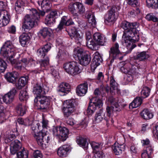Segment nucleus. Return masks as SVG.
<instances>
[{"label": "nucleus", "mask_w": 158, "mask_h": 158, "mask_svg": "<svg viewBox=\"0 0 158 158\" xmlns=\"http://www.w3.org/2000/svg\"><path fill=\"white\" fill-rule=\"evenodd\" d=\"M85 53L84 52L83 49L78 47L75 48L73 51V55L75 58H77L78 59L83 54Z\"/></svg>", "instance_id": "obj_38"}, {"label": "nucleus", "mask_w": 158, "mask_h": 158, "mask_svg": "<svg viewBox=\"0 0 158 158\" xmlns=\"http://www.w3.org/2000/svg\"><path fill=\"white\" fill-rule=\"evenodd\" d=\"M38 3L39 6H40L44 10L49 7L50 3L48 0H43L42 1L38 2Z\"/></svg>", "instance_id": "obj_44"}, {"label": "nucleus", "mask_w": 158, "mask_h": 158, "mask_svg": "<svg viewBox=\"0 0 158 158\" xmlns=\"http://www.w3.org/2000/svg\"><path fill=\"white\" fill-rule=\"evenodd\" d=\"M41 128V127L39 123H33L31 125L32 133L34 136L35 134H38L40 131H41L40 129Z\"/></svg>", "instance_id": "obj_37"}, {"label": "nucleus", "mask_w": 158, "mask_h": 158, "mask_svg": "<svg viewBox=\"0 0 158 158\" xmlns=\"http://www.w3.org/2000/svg\"><path fill=\"white\" fill-rule=\"evenodd\" d=\"M77 12H79L81 14L83 13L85 11V8L83 5L81 3L77 2Z\"/></svg>", "instance_id": "obj_57"}, {"label": "nucleus", "mask_w": 158, "mask_h": 158, "mask_svg": "<svg viewBox=\"0 0 158 158\" xmlns=\"http://www.w3.org/2000/svg\"><path fill=\"white\" fill-rule=\"evenodd\" d=\"M120 27L124 30L122 44L131 51L136 47L133 42L138 41L139 39V24L137 23H130L124 21L122 22Z\"/></svg>", "instance_id": "obj_1"}, {"label": "nucleus", "mask_w": 158, "mask_h": 158, "mask_svg": "<svg viewBox=\"0 0 158 158\" xmlns=\"http://www.w3.org/2000/svg\"><path fill=\"white\" fill-rule=\"evenodd\" d=\"M34 94L37 95H39L43 93V89L41 86L37 84L34 86L33 90Z\"/></svg>", "instance_id": "obj_45"}, {"label": "nucleus", "mask_w": 158, "mask_h": 158, "mask_svg": "<svg viewBox=\"0 0 158 158\" xmlns=\"http://www.w3.org/2000/svg\"><path fill=\"white\" fill-rule=\"evenodd\" d=\"M29 10L30 14L27 15L24 18L22 27V29L25 32L28 31L36 25L39 18V14L36 9H32Z\"/></svg>", "instance_id": "obj_3"}, {"label": "nucleus", "mask_w": 158, "mask_h": 158, "mask_svg": "<svg viewBox=\"0 0 158 158\" xmlns=\"http://www.w3.org/2000/svg\"><path fill=\"white\" fill-rule=\"evenodd\" d=\"M85 16L88 19V22L90 25L95 27L96 24V22L93 13L89 10L86 12Z\"/></svg>", "instance_id": "obj_27"}, {"label": "nucleus", "mask_w": 158, "mask_h": 158, "mask_svg": "<svg viewBox=\"0 0 158 158\" xmlns=\"http://www.w3.org/2000/svg\"><path fill=\"white\" fill-rule=\"evenodd\" d=\"M140 10L139 8H137L136 10H131L129 13V15L131 17H134L140 13Z\"/></svg>", "instance_id": "obj_60"}, {"label": "nucleus", "mask_w": 158, "mask_h": 158, "mask_svg": "<svg viewBox=\"0 0 158 158\" xmlns=\"http://www.w3.org/2000/svg\"><path fill=\"white\" fill-rule=\"evenodd\" d=\"M29 98V95L26 89L21 90L19 95V98L21 101H26Z\"/></svg>", "instance_id": "obj_36"}, {"label": "nucleus", "mask_w": 158, "mask_h": 158, "mask_svg": "<svg viewBox=\"0 0 158 158\" xmlns=\"http://www.w3.org/2000/svg\"><path fill=\"white\" fill-rule=\"evenodd\" d=\"M86 45L88 48L93 50H97L98 49V45L93 41L92 39L87 40Z\"/></svg>", "instance_id": "obj_43"}, {"label": "nucleus", "mask_w": 158, "mask_h": 158, "mask_svg": "<svg viewBox=\"0 0 158 158\" xmlns=\"http://www.w3.org/2000/svg\"><path fill=\"white\" fill-rule=\"evenodd\" d=\"M39 35H41L44 38L50 35V29L47 27H45L40 30L39 31Z\"/></svg>", "instance_id": "obj_42"}, {"label": "nucleus", "mask_w": 158, "mask_h": 158, "mask_svg": "<svg viewBox=\"0 0 158 158\" xmlns=\"http://www.w3.org/2000/svg\"><path fill=\"white\" fill-rule=\"evenodd\" d=\"M63 68L68 73L73 76L77 75L81 72L79 64L74 61L64 63Z\"/></svg>", "instance_id": "obj_4"}, {"label": "nucleus", "mask_w": 158, "mask_h": 158, "mask_svg": "<svg viewBox=\"0 0 158 158\" xmlns=\"http://www.w3.org/2000/svg\"><path fill=\"white\" fill-rule=\"evenodd\" d=\"M27 81L26 77H22L18 80L16 84V86L18 89H20L24 86Z\"/></svg>", "instance_id": "obj_35"}, {"label": "nucleus", "mask_w": 158, "mask_h": 158, "mask_svg": "<svg viewBox=\"0 0 158 158\" xmlns=\"http://www.w3.org/2000/svg\"><path fill=\"white\" fill-rule=\"evenodd\" d=\"M94 58L91 64V70L94 72L96 68L102 62V59L98 52H95L94 54Z\"/></svg>", "instance_id": "obj_13"}, {"label": "nucleus", "mask_w": 158, "mask_h": 158, "mask_svg": "<svg viewBox=\"0 0 158 158\" xmlns=\"http://www.w3.org/2000/svg\"><path fill=\"white\" fill-rule=\"evenodd\" d=\"M68 145H64L60 147L57 151V154L60 157H63L67 156L68 152L70 150Z\"/></svg>", "instance_id": "obj_25"}, {"label": "nucleus", "mask_w": 158, "mask_h": 158, "mask_svg": "<svg viewBox=\"0 0 158 158\" xmlns=\"http://www.w3.org/2000/svg\"><path fill=\"white\" fill-rule=\"evenodd\" d=\"M50 98L45 96H38L34 99V105L37 109H44L49 105Z\"/></svg>", "instance_id": "obj_7"}, {"label": "nucleus", "mask_w": 158, "mask_h": 158, "mask_svg": "<svg viewBox=\"0 0 158 158\" xmlns=\"http://www.w3.org/2000/svg\"><path fill=\"white\" fill-rule=\"evenodd\" d=\"M125 145L123 144H120L118 143H115L112 148L116 155H119L122 154L124 149Z\"/></svg>", "instance_id": "obj_23"}, {"label": "nucleus", "mask_w": 158, "mask_h": 158, "mask_svg": "<svg viewBox=\"0 0 158 158\" xmlns=\"http://www.w3.org/2000/svg\"><path fill=\"white\" fill-rule=\"evenodd\" d=\"M7 31L9 33L15 34L16 31V27L14 26H11L8 28Z\"/></svg>", "instance_id": "obj_64"}, {"label": "nucleus", "mask_w": 158, "mask_h": 158, "mask_svg": "<svg viewBox=\"0 0 158 158\" xmlns=\"http://www.w3.org/2000/svg\"><path fill=\"white\" fill-rule=\"evenodd\" d=\"M21 0H18L15 4V9L18 13H20L23 10L22 5L20 3Z\"/></svg>", "instance_id": "obj_51"}, {"label": "nucleus", "mask_w": 158, "mask_h": 158, "mask_svg": "<svg viewBox=\"0 0 158 158\" xmlns=\"http://www.w3.org/2000/svg\"><path fill=\"white\" fill-rule=\"evenodd\" d=\"M14 134H13V132H10V134H8V136L7 137V138L5 139V142L8 143L10 142V141L13 140V139L15 138V135L17 134V130H16L15 132H14Z\"/></svg>", "instance_id": "obj_52"}, {"label": "nucleus", "mask_w": 158, "mask_h": 158, "mask_svg": "<svg viewBox=\"0 0 158 158\" xmlns=\"http://www.w3.org/2000/svg\"><path fill=\"white\" fill-rule=\"evenodd\" d=\"M141 116L144 119L148 120L153 118V115L147 109H144L140 113Z\"/></svg>", "instance_id": "obj_31"}, {"label": "nucleus", "mask_w": 158, "mask_h": 158, "mask_svg": "<svg viewBox=\"0 0 158 158\" xmlns=\"http://www.w3.org/2000/svg\"><path fill=\"white\" fill-rule=\"evenodd\" d=\"M90 144L93 149L94 156H95L102 157L103 153V152L101 150L102 146V143H99L93 142H91Z\"/></svg>", "instance_id": "obj_15"}, {"label": "nucleus", "mask_w": 158, "mask_h": 158, "mask_svg": "<svg viewBox=\"0 0 158 158\" xmlns=\"http://www.w3.org/2000/svg\"><path fill=\"white\" fill-rule=\"evenodd\" d=\"M57 12L56 11H51L46 15L45 19V24L49 26H52L55 22V19L57 17Z\"/></svg>", "instance_id": "obj_12"}, {"label": "nucleus", "mask_w": 158, "mask_h": 158, "mask_svg": "<svg viewBox=\"0 0 158 158\" xmlns=\"http://www.w3.org/2000/svg\"><path fill=\"white\" fill-rule=\"evenodd\" d=\"M146 18L148 21H151L154 22L158 21V17L152 13L147 14L146 16Z\"/></svg>", "instance_id": "obj_50"}, {"label": "nucleus", "mask_w": 158, "mask_h": 158, "mask_svg": "<svg viewBox=\"0 0 158 158\" xmlns=\"http://www.w3.org/2000/svg\"><path fill=\"white\" fill-rule=\"evenodd\" d=\"M19 76V73L16 72H9L5 75V77L8 82L14 83Z\"/></svg>", "instance_id": "obj_24"}, {"label": "nucleus", "mask_w": 158, "mask_h": 158, "mask_svg": "<svg viewBox=\"0 0 158 158\" xmlns=\"http://www.w3.org/2000/svg\"><path fill=\"white\" fill-rule=\"evenodd\" d=\"M122 72L125 73H127V76L125 77L126 79L128 82L131 81L134 77L137 74V69L135 68L132 67V69L129 70L126 69L124 67H122L120 69Z\"/></svg>", "instance_id": "obj_11"}, {"label": "nucleus", "mask_w": 158, "mask_h": 158, "mask_svg": "<svg viewBox=\"0 0 158 158\" xmlns=\"http://www.w3.org/2000/svg\"><path fill=\"white\" fill-rule=\"evenodd\" d=\"M152 152L151 147H147V149L143 150L141 153L142 158H152L151 154Z\"/></svg>", "instance_id": "obj_30"}, {"label": "nucleus", "mask_w": 158, "mask_h": 158, "mask_svg": "<svg viewBox=\"0 0 158 158\" xmlns=\"http://www.w3.org/2000/svg\"><path fill=\"white\" fill-rule=\"evenodd\" d=\"M110 86L111 92L114 93L117 91L118 89V84L115 82V80L112 76L110 78Z\"/></svg>", "instance_id": "obj_39"}, {"label": "nucleus", "mask_w": 158, "mask_h": 158, "mask_svg": "<svg viewBox=\"0 0 158 158\" xmlns=\"http://www.w3.org/2000/svg\"><path fill=\"white\" fill-rule=\"evenodd\" d=\"M16 48L14 47L12 42L7 41L5 42L0 50V53L8 59L16 69L20 70L26 66L34 65L35 61L32 58H22L17 61L13 58L15 55Z\"/></svg>", "instance_id": "obj_2"}, {"label": "nucleus", "mask_w": 158, "mask_h": 158, "mask_svg": "<svg viewBox=\"0 0 158 158\" xmlns=\"http://www.w3.org/2000/svg\"><path fill=\"white\" fill-rule=\"evenodd\" d=\"M147 5L149 7L158 8V0H146Z\"/></svg>", "instance_id": "obj_40"}, {"label": "nucleus", "mask_w": 158, "mask_h": 158, "mask_svg": "<svg viewBox=\"0 0 158 158\" xmlns=\"http://www.w3.org/2000/svg\"><path fill=\"white\" fill-rule=\"evenodd\" d=\"M33 158H42V155L39 150H36L33 153Z\"/></svg>", "instance_id": "obj_61"}, {"label": "nucleus", "mask_w": 158, "mask_h": 158, "mask_svg": "<svg viewBox=\"0 0 158 158\" xmlns=\"http://www.w3.org/2000/svg\"><path fill=\"white\" fill-rule=\"evenodd\" d=\"M28 155V151L23 149L22 151L17 153V156L18 158H27Z\"/></svg>", "instance_id": "obj_48"}, {"label": "nucleus", "mask_w": 158, "mask_h": 158, "mask_svg": "<svg viewBox=\"0 0 158 158\" xmlns=\"http://www.w3.org/2000/svg\"><path fill=\"white\" fill-rule=\"evenodd\" d=\"M92 103H90L87 110V113L88 115H91L94 113V112L97 110L95 108L92 107Z\"/></svg>", "instance_id": "obj_58"}, {"label": "nucleus", "mask_w": 158, "mask_h": 158, "mask_svg": "<svg viewBox=\"0 0 158 158\" xmlns=\"http://www.w3.org/2000/svg\"><path fill=\"white\" fill-rule=\"evenodd\" d=\"M108 101L110 102L111 106L110 107L107 106L106 108V111L107 114L109 116H110L114 112L117 111L119 106L118 103V99L114 98L113 97L110 98Z\"/></svg>", "instance_id": "obj_9"}, {"label": "nucleus", "mask_w": 158, "mask_h": 158, "mask_svg": "<svg viewBox=\"0 0 158 158\" xmlns=\"http://www.w3.org/2000/svg\"><path fill=\"white\" fill-rule=\"evenodd\" d=\"M119 45L118 43H116L110 49V55L113 56L114 58L118 57L120 60L122 58V56L119 58V56L121 55V53L119 50Z\"/></svg>", "instance_id": "obj_19"}, {"label": "nucleus", "mask_w": 158, "mask_h": 158, "mask_svg": "<svg viewBox=\"0 0 158 158\" xmlns=\"http://www.w3.org/2000/svg\"><path fill=\"white\" fill-rule=\"evenodd\" d=\"M37 53L38 56L42 58L44 57L47 53L43 48H39L38 50Z\"/></svg>", "instance_id": "obj_62"}, {"label": "nucleus", "mask_w": 158, "mask_h": 158, "mask_svg": "<svg viewBox=\"0 0 158 158\" xmlns=\"http://www.w3.org/2000/svg\"><path fill=\"white\" fill-rule=\"evenodd\" d=\"M16 109L18 114L22 116L25 113L27 109V107L25 105L19 104L17 106Z\"/></svg>", "instance_id": "obj_33"}, {"label": "nucleus", "mask_w": 158, "mask_h": 158, "mask_svg": "<svg viewBox=\"0 0 158 158\" xmlns=\"http://www.w3.org/2000/svg\"><path fill=\"white\" fill-rule=\"evenodd\" d=\"M20 142L18 140L12 142L10 144V150L11 153L15 154L21 147Z\"/></svg>", "instance_id": "obj_21"}, {"label": "nucleus", "mask_w": 158, "mask_h": 158, "mask_svg": "<svg viewBox=\"0 0 158 158\" xmlns=\"http://www.w3.org/2000/svg\"><path fill=\"white\" fill-rule=\"evenodd\" d=\"M148 56L145 52H138L137 53L136 59L140 61H142L148 57Z\"/></svg>", "instance_id": "obj_46"}, {"label": "nucleus", "mask_w": 158, "mask_h": 158, "mask_svg": "<svg viewBox=\"0 0 158 158\" xmlns=\"http://www.w3.org/2000/svg\"><path fill=\"white\" fill-rule=\"evenodd\" d=\"M34 137L39 145L43 147L44 145L45 144L44 139L46 138V133L41 131L39 132V134H35Z\"/></svg>", "instance_id": "obj_17"}, {"label": "nucleus", "mask_w": 158, "mask_h": 158, "mask_svg": "<svg viewBox=\"0 0 158 158\" xmlns=\"http://www.w3.org/2000/svg\"><path fill=\"white\" fill-rule=\"evenodd\" d=\"M52 132L54 136L61 141H64L68 137L69 130L65 127H56L53 128Z\"/></svg>", "instance_id": "obj_6"}, {"label": "nucleus", "mask_w": 158, "mask_h": 158, "mask_svg": "<svg viewBox=\"0 0 158 158\" xmlns=\"http://www.w3.org/2000/svg\"><path fill=\"white\" fill-rule=\"evenodd\" d=\"M150 91V89L148 87L146 86L143 87L141 92L142 96L144 98L148 97L149 95Z\"/></svg>", "instance_id": "obj_47"}, {"label": "nucleus", "mask_w": 158, "mask_h": 158, "mask_svg": "<svg viewBox=\"0 0 158 158\" xmlns=\"http://www.w3.org/2000/svg\"><path fill=\"white\" fill-rule=\"evenodd\" d=\"M69 34L72 39H74L76 40L78 45L80 44L83 35L82 33L78 32L76 27H73L70 29Z\"/></svg>", "instance_id": "obj_10"}, {"label": "nucleus", "mask_w": 158, "mask_h": 158, "mask_svg": "<svg viewBox=\"0 0 158 158\" xmlns=\"http://www.w3.org/2000/svg\"><path fill=\"white\" fill-rule=\"evenodd\" d=\"M16 92L15 88H12L2 97L3 101L6 104L11 102L14 100Z\"/></svg>", "instance_id": "obj_14"}, {"label": "nucleus", "mask_w": 158, "mask_h": 158, "mask_svg": "<svg viewBox=\"0 0 158 158\" xmlns=\"http://www.w3.org/2000/svg\"><path fill=\"white\" fill-rule=\"evenodd\" d=\"M90 101V103H92L93 106L92 107L95 108L96 109L102 107L103 105L102 101L97 97H93Z\"/></svg>", "instance_id": "obj_28"}, {"label": "nucleus", "mask_w": 158, "mask_h": 158, "mask_svg": "<svg viewBox=\"0 0 158 158\" xmlns=\"http://www.w3.org/2000/svg\"><path fill=\"white\" fill-rule=\"evenodd\" d=\"M5 109L3 106L0 105V123L5 120Z\"/></svg>", "instance_id": "obj_53"}, {"label": "nucleus", "mask_w": 158, "mask_h": 158, "mask_svg": "<svg viewBox=\"0 0 158 158\" xmlns=\"http://www.w3.org/2000/svg\"><path fill=\"white\" fill-rule=\"evenodd\" d=\"M119 6H113L106 15L105 22L106 24L110 25L113 24L117 19L118 15Z\"/></svg>", "instance_id": "obj_5"}, {"label": "nucleus", "mask_w": 158, "mask_h": 158, "mask_svg": "<svg viewBox=\"0 0 158 158\" xmlns=\"http://www.w3.org/2000/svg\"><path fill=\"white\" fill-rule=\"evenodd\" d=\"M30 38L27 34H23L19 37V42L24 47L28 43Z\"/></svg>", "instance_id": "obj_32"}, {"label": "nucleus", "mask_w": 158, "mask_h": 158, "mask_svg": "<svg viewBox=\"0 0 158 158\" xmlns=\"http://www.w3.org/2000/svg\"><path fill=\"white\" fill-rule=\"evenodd\" d=\"M93 37L98 45L103 46L106 41L107 39L105 36L98 32L95 33L93 35Z\"/></svg>", "instance_id": "obj_16"}, {"label": "nucleus", "mask_w": 158, "mask_h": 158, "mask_svg": "<svg viewBox=\"0 0 158 158\" xmlns=\"http://www.w3.org/2000/svg\"><path fill=\"white\" fill-rule=\"evenodd\" d=\"M6 67V62L3 60L0 59V73L4 72Z\"/></svg>", "instance_id": "obj_54"}, {"label": "nucleus", "mask_w": 158, "mask_h": 158, "mask_svg": "<svg viewBox=\"0 0 158 158\" xmlns=\"http://www.w3.org/2000/svg\"><path fill=\"white\" fill-rule=\"evenodd\" d=\"M73 23L74 22L71 19H67V17L66 16H63L61 18L60 23L58 26L57 28L56 29V30L57 31H59L63 28L64 26H69L70 25H72Z\"/></svg>", "instance_id": "obj_20"}, {"label": "nucleus", "mask_w": 158, "mask_h": 158, "mask_svg": "<svg viewBox=\"0 0 158 158\" xmlns=\"http://www.w3.org/2000/svg\"><path fill=\"white\" fill-rule=\"evenodd\" d=\"M79 63L81 65L85 66L87 65L91 61V57L90 56L86 53L83 54L78 59Z\"/></svg>", "instance_id": "obj_26"}, {"label": "nucleus", "mask_w": 158, "mask_h": 158, "mask_svg": "<svg viewBox=\"0 0 158 158\" xmlns=\"http://www.w3.org/2000/svg\"><path fill=\"white\" fill-rule=\"evenodd\" d=\"M28 122L29 120L28 119H26L25 121L22 118H19L18 119V122L19 124L24 125L26 126L30 125V124L28 123Z\"/></svg>", "instance_id": "obj_63"}, {"label": "nucleus", "mask_w": 158, "mask_h": 158, "mask_svg": "<svg viewBox=\"0 0 158 158\" xmlns=\"http://www.w3.org/2000/svg\"><path fill=\"white\" fill-rule=\"evenodd\" d=\"M88 89V84L86 82L81 84L76 88V92L78 96H84L86 93Z\"/></svg>", "instance_id": "obj_18"}, {"label": "nucleus", "mask_w": 158, "mask_h": 158, "mask_svg": "<svg viewBox=\"0 0 158 158\" xmlns=\"http://www.w3.org/2000/svg\"><path fill=\"white\" fill-rule=\"evenodd\" d=\"M40 66L41 67H45L49 64V59L47 57L44 60H42L40 61Z\"/></svg>", "instance_id": "obj_59"}, {"label": "nucleus", "mask_w": 158, "mask_h": 158, "mask_svg": "<svg viewBox=\"0 0 158 158\" xmlns=\"http://www.w3.org/2000/svg\"><path fill=\"white\" fill-rule=\"evenodd\" d=\"M76 142L81 147L84 148H87V147L88 143H87L85 139L79 137L77 139Z\"/></svg>", "instance_id": "obj_41"}, {"label": "nucleus", "mask_w": 158, "mask_h": 158, "mask_svg": "<svg viewBox=\"0 0 158 158\" xmlns=\"http://www.w3.org/2000/svg\"><path fill=\"white\" fill-rule=\"evenodd\" d=\"M64 107L63 110L64 115L68 117L75 110V101L74 99L67 100L64 103Z\"/></svg>", "instance_id": "obj_8"}, {"label": "nucleus", "mask_w": 158, "mask_h": 158, "mask_svg": "<svg viewBox=\"0 0 158 158\" xmlns=\"http://www.w3.org/2000/svg\"><path fill=\"white\" fill-rule=\"evenodd\" d=\"M10 18L0 19V27L6 25L10 22Z\"/></svg>", "instance_id": "obj_56"}, {"label": "nucleus", "mask_w": 158, "mask_h": 158, "mask_svg": "<svg viewBox=\"0 0 158 158\" xmlns=\"http://www.w3.org/2000/svg\"><path fill=\"white\" fill-rule=\"evenodd\" d=\"M142 100L140 97H137L130 104L129 108L132 109L140 106L142 103Z\"/></svg>", "instance_id": "obj_34"}, {"label": "nucleus", "mask_w": 158, "mask_h": 158, "mask_svg": "<svg viewBox=\"0 0 158 158\" xmlns=\"http://www.w3.org/2000/svg\"><path fill=\"white\" fill-rule=\"evenodd\" d=\"M70 86L67 83L63 82L61 83L57 88V91L59 93H62V95H64L67 94L69 91Z\"/></svg>", "instance_id": "obj_22"}, {"label": "nucleus", "mask_w": 158, "mask_h": 158, "mask_svg": "<svg viewBox=\"0 0 158 158\" xmlns=\"http://www.w3.org/2000/svg\"><path fill=\"white\" fill-rule=\"evenodd\" d=\"M105 112L102 109L97 112L95 114L94 119L95 123H98L101 122L105 118Z\"/></svg>", "instance_id": "obj_29"}, {"label": "nucleus", "mask_w": 158, "mask_h": 158, "mask_svg": "<svg viewBox=\"0 0 158 158\" xmlns=\"http://www.w3.org/2000/svg\"><path fill=\"white\" fill-rule=\"evenodd\" d=\"M10 18L8 13L5 10H0V19Z\"/></svg>", "instance_id": "obj_55"}, {"label": "nucleus", "mask_w": 158, "mask_h": 158, "mask_svg": "<svg viewBox=\"0 0 158 158\" xmlns=\"http://www.w3.org/2000/svg\"><path fill=\"white\" fill-rule=\"evenodd\" d=\"M77 2L74 3H71L69 6V10L75 16H77Z\"/></svg>", "instance_id": "obj_49"}]
</instances>
